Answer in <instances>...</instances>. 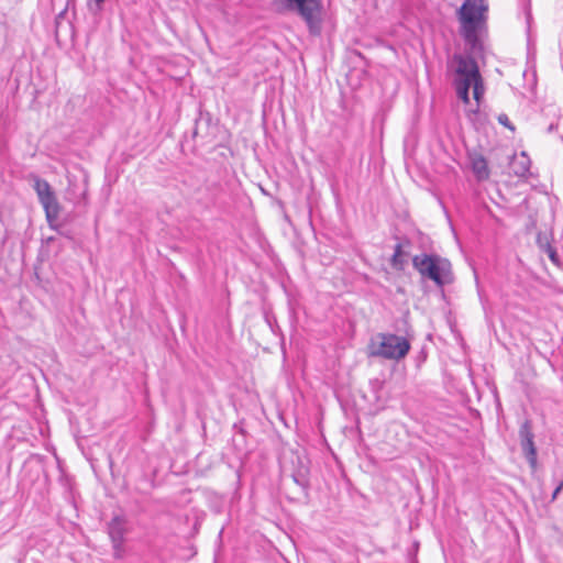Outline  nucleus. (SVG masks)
Returning a JSON list of instances; mask_svg holds the SVG:
<instances>
[{
	"mask_svg": "<svg viewBox=\"0 0 563 563\" xmlns=\"http://www.w3.org/2000/svg\"><path fill=\"white\" fill-rule=\"evenodd\" d=\"M411 344L405 336L394 333H377L371 339L368 356L385 360H402L410 351Z\"/></svg>",
	"mask_w": 563,
	"mask_h": 563,
	"instance_id": "2",
	"label": "nucleus"
},
{
	"mask_svg": "<svg viewBox=\"0 0 563 563\" xmlns=\"http://www.w3.org/2000/svg\"><path fill=\"white\" fill-rule=\"evenodd\" d=\"M292 477H294V481H295L296 484L301 486L303 489L308 488L309 482H308V479L303 475L298 474V475H294Z\"/></svg>",
	"mask_w": 563,
	"mask_h": 563,
	"instance_id": "19",
	"label": "nucleus"
},
{
	"mask_svg": "<svg viewBox=\"0 0 563 563\" xmlns=\"http://www.w3.org/2000/svg\"><path fill=\"white\" fill-rule=\"evenodd\" d=\"M519 440L522 453L529 463L531 470H537L538 453L534 444V434L532 432V423L530 420H525L519 428Z\"/></svg>",
	"mask_w": 563,
	"mask_h": 563,
	"instance_id": "6",
	"label": "nucleus"
},
{
	"mask_svg": "<svg viewBox=\"0 0 563 563\" xmlns=\"http://www.w3.org/2000/svg\"><path fill=\"white\" fill-rule=\"evenodd\" d=\"M412 266L423 278H428L438 287L453 280L451 263L435 254H420L412 257Z\"/></svg>",
	"mask_w": 563,
	"mask_h": 563,
	"instance_id": "3",
	"label": "nucleus"
},
{
	"mask_svg": "<svg viewBox=\"0 0 563 563\" xmlns=\"http://www.w3.org/2000/svg\"><path fill=\"white\" fill-rule=\"evenodd\" d=\"M104 0H89L88 4L90 10H93L95 12H99L102 10Z\"/></svg>",
	"mask_w": 563,
	"mask_h": 563,
	"instance_id": "20",
	"label": "nucleus"
},
{
	"mask_svg": "<svg viewBox=\"0 0 563 563\" xmlns=\"http://www.w3.org/2000/svg\"><path fill=\"white\" fill-rule=\"evenodd\" d=\"M404 245H410V241L409 240H405L404 243L396 244L395 249H394V254H393V256L390 258L391 266L395 269H398V271L404 269V266H405V261L402 258V256H404L402 246Z\"/></svg>",
	"mask_w": 563,
	"mask_h": 563,
	"instance_id": "13",
	"label": "nucleus"
},
{
	"mask_svg": "<svg viewBox=\"0 0 563 563\" xmlns=\"http://www.w3.org/2000/svg\"><path fill=\"white\" fill-rule=\"evenodd\" d=\"M205 189L207 194L200 195L199 197L195 198V201L203 209H209L214 203V197L210 194V186H206Z\"/></svg>",
	"mask_w": 563,
	"mask_h": 563,
	"instance_id": "15",
	"label": "nucleus"
},
{
	"mask_svg": "<svg viewBox=\"0 0 563 563\" xmlns=\"http://www.w3.org/2000/svg\"><path fill=\"white\" fill-rule=\"evenodd\" d=\"M454 89H455L457 98L464 104H468L470 103V89H464V88H454Z\"/></svg>",
	"mask_w": 563,
	"mask_h": 563,
	"instance_id": "17",
	"label": "nucleus"
},
{
	"mask_svg": "<svg viewBox=\"0 0 563 563\" xmlns=\"http://www.w3.org/2000/svg\"><path fill=\"white\" fill-rule=\"evenodd\" d=\"M31 178L33 180V189L37 195V198H42V196L54 191L47 180L40 178L37 175H32Z\"/></svg>",
	"mask_w": 563,
	"mask_h": 563,
	"instance_id": "14",
	"label": "nucleus"
},
{
	"mask_svg": "<svg viewBox=\"0 0 563 563\" xmlns=\"http://www.w3.org/2000/svg\"><path fill=\"white\" fill-rule=\"evenodd\" d=\"M125 519L121 516H114L108 523V533L111 542L124 541Z\"/></svg>",
	"mask_w": 563,
	"mask_h": 563,
	"instance_id": "9",
	"label": "nucleus"
},
{
	"mask_svg": "<svg viewBox=\"0 0 563 563\" xmlns=\"http://www.w3.org/2000/svg\"><path fill=\"white\" fill-rule=\"evenodd\" d=\"M548 253H549V257L553 262H555L556 261V252L551 246L548 247Z\"/></svg>",
	"mask_w": 563,
	"mask_h": 563,
	"instance_id": "22",
	"label": "nucleus"
},
{
	"mask_svg": "<svg viewBox=\"0 0 563 563\" xmlns=\"http://www.w3.org/2000/svg\"><path fill=\"white\" fill-rule=\"evenodd\" d=\"M123 542L124 541L111 542L112 548H113V558L117 560L123 559V555H124Z\"/></svg>",
	"mask_w": 563,
	"mask_h": 563,
	"instance_id": "16",
	"label": "nucleus"
},
{
	"mask_svg": "<svg viewBox=\"0 0 563 563\" xmlns=\"http://www.w3.org/2000/svg\"><path fill=\"white\" fill-rule=\"evenodd\" d=\"M38 201L44 209L46 221L49 228L55 231H59V224L57 221L60 214V205L55 191L42 196V198H38Z\"/></svg>",
	"mask_w": 563,
	"mask_h": 563,
	"instance_id": "8",
	"label": "nucleus"
},
{
	"mask_svg": "<svg viewBox=\"0 0 563 563\" xmlns=\"http://www.w3.org/2000/svg\"><path fill=\"white\" fill-rule=\"evenodd\" d=\"M472 170L478 180H485L489 177L487 161L483 155H476L472 158Z\"/></svg>",
	"mask_w": 563,
	"mask_h": 563,
	"instance_id": "11",
	"label": "nucleus"
},
{
	"mask_svg": "<svg viewBox=\"0 0 563 563\" xmlns=\"http://www.w3.org/2000/svg\"><path fill=\"white\" fill-rule=\"evenodd\" d=\"M483 55H473L468 51V56L461 54H454L452 62L456 64L454 69V78L452 85L454 88L470 89L477 80H482V75L476 62V58Z\"/></svg>",
	"mask_w": 563,
	"mask_h": 563,
	"instance_id": "4",
	"label": "nucleus"
},
{
	"mask_svg": "<svg viewBox=\"0 0 563 563\" xmlns=\"http://www.w3.org/2000/svg\"><path fill=\"white\" fill-rule=\"evenodd\" d=\"M217 125L213 124L212 118L209 113H200L195 120L192 129V139L198 141L201 145H207L213 142L216 137Z\"/></svg>",
	"mask_w": 563,
	"mask_h": 563,
	"instance_id": "7",
	"label": "nucleus"
},
{
	"mask_svg": "<svg viewBox=\"0 0 563 563\" xmlns=\"http://www.w3.org/2000/svg\"><path fill=\"white\" fill-rule=\"evenodd\" d=\"M531 161L526 152H521L519 156H514L510 162L512 173L518 177H527L530 173Z\"/></svg>",
	"mask_w": 563,
	"mask_h": 563,
	"instance_id": "10",
	"label": "nucleus"
},
{
	"mask_svg": "<svg viewBox=\"0 0 563 563\" xmlns=\"http://www.w3.org/2000/svg\"><path fill=\"white\" fill-rule=\"evenodd\" d=\"M287 8L296 10L305 21L311 35H320L322 30V0H285Z\"/></svg>",
	"mask_w": 563,
	"mask_h": 563,
	"instance_id": "5",
	"label": "nucleus"
},
{
	"mask_svg": "<svg viewBox=\"0 0 563 563\" xmlns=\"http://www.w3.org/2000/svg\"><path fill=\"white\" fill-rule=\"evenodd\" d=\"M498 122L506 126L507 129H509L510 131H515V126L512 125V123L510 122L509 118L507 114L505 113H501L498 115Z\"/></svg>",
	"mask_w": 563,
	"mask_h": 563,
	"instance_id": "18",
	"label": "nucleus"
},
{
	"mask_svg": "<svg viewBox=\"0 0 563 563\" xmlns=\"http://www.w3.org/2000/svg\"><path fill=\"white\" fill-rule=\"evenodd\" d=\"M201 191H202V188H198V189L196 190V194H197V195H199V194H201Z\"/></svg>",
	"mask_w": 563,
	"mask_h": 563,
	"instance_id": "23",
	"label": "nucleus"
},
{
	"mask_svg": "<svg viewBox=\"0 0 563 563\" xmlns=\"http://www.w3.org/2000/svg\"><path fill=\"white\" fill-rule=\"evenodd\" d=\"M488 5L485 0H465L457 11L460 34L473 55L484 54L481 33L486 30Z\"/></svg>",
	"mask_w": 563,
	"mask_h": 563,
	"instance_id": "1",
	"label": "nucleus"
},
{
	"mask_svg": "<svg viewBox=\"0 0 563 563\" xmlns=\"http://www.w3.org/2000/svg\"><path fill=\"white\" fill-rule=\"evenodd\" d=\"M562 489H563V481H561V482L559 483V485L555 487V489H554V492H553V494H552L551 499H552V500H555V499H556V497H558V495L560 494V492H561Z\"/></svg>",
	"mask_w": 563,
	"mask_h": 563,
	"instance_id": "21",
	"label": "nucleus"
},
{
	"mask_svg": "<svg viewBox=\"0 0 563 563\" xmlns=\"http://www.w3.org/2000/svg\"><path fill=\"white\" fill-rule=\"evenodd\" d=\"M554 129L553 124L549 126V131H552Z\"/></svg>",
	"mask_w": 563,
	"mask_h": 563,
	"instance_id": "24",
	"label": "nucleus"
},
{
	"mask_svg": "<svg viewBox=\"0 0 563 563\" xmlns=\"http://www.w3.org/2000/svg\"><path fill=\"white\" fill-rule=\"evenodd\" d=\"M484 93H485V86H484V81L483 79L482 80H477V82L473 86V98L474 100L476 101L477 106H476V109H470L467 110V117L470 120H473V115H478L479 113V103H481V100L482 98L484 97Z\"/></svg>",
	"mask_w": 563,
	"mask_h": 563,
	"instance_id": "12",
	"label": "nucleus"
}]
</instances>
